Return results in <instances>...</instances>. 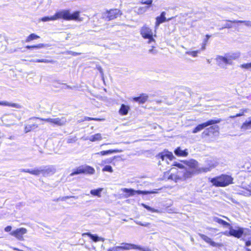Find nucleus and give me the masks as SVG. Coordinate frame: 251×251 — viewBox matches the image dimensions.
Segmentation results:
<instances>
[{"label":"nucleus","instance_id":"f257e3e1","mask_svg":"<svg viewBox=\"0 0 251 251\" xmlns=\"http://www.w3.org/2000/svg\"><path fill=\"white\" fill-rule=\"evenodd\" d=\"M174 166L177 167L179 169L172 168L170 170L171 173L167 178L176 182L184 181L195 175L209 172L212 169L211 167H200L198 162L193 159L181 163L175 162Z\"/></svg>","mask_w":251,"mask_h":251},{"label":"nucleus","instance_id":"f03ea898","mask_svg":"<svg viewBox=\"0 0 251 251\" xmlns=\"http://www.w3.org/2000/svg\"><path fill=\"white\" fill-rule=\"evenodd\" d=\"M233 178L229 175H222L211 179L210 181L217 187H226L233 183Z\"/></svg>","mask_w":251,"mask_h":251},{"label":"nucleus","instance_id":"7ed1b4c3","mask_svg":"<svg viewBox=\"0 0 251 251\" xmlns=\"http://www.w3.org/2000/svg\"><path fill=\"white\" fill-rule=\"evenodd\" d=\"M79 11H75L71 14L68 10H63L60 11L61 19L67 21L75 20L82 21V19L79 18Z\"/></svg>","mask_w":251,"mask_h":251},{"label":"nucleus","instance_id":"20e7f679","mask_svg":"<svg viewBox=\"0 0 251 251\" xmlns=\"http://www.w3.org/2000/svg\"><path fill=\"white\" fill-rule=\"evenodd\" d=\"M140 34L143 38L148 39L147 42L148 44L155 43V39L153 38L152 31L147 26L144 25L141 28Z\"/></svg>","mask_w":251,"mask_h":251},{"label":"nucleus","instance_id":"39448f33","mask_svg":"<svg viewBox=\"0 0 251 251\" xmlns=\"http://www.w3.org/2000/svg\"><path fill=\"white\" fill-rule=\"evenodd\" d=\"M122 191L126 193L125 197L128 198L130 196H134L136 194L140 195H147L149 194L154 193V192H150V191H141V190H134L132 189H128V188H122L121 189Z\"/></svg>","mask_w":251,"mask_h":251},{"label":"nucleus","instance_id":"423d86ee","mask_svg":"<svg viewBox=\"0 0 251 251\" xmlns=\"http://www.w3.org/2000/svg\"><path fill=\"white\" fill-rule=\"evenodd\" d=\"M229 232L226 231L224 234L226 236H232L235 237L239 238H240L244 232V229L242 227H237V229H234L230 226Z\"/></svg>","mask_w":251,"mask_h":251},{"label":"nucleus","instance_id":"0eeeda50","mask_svg":"<svg viewBox=\"0 0 251 251\" xmlns=\"http://www.w3.org/2000/svg\"><path fill=\"white\" fill-rule=\"evenodd\" d=\"M221 121V119H216V120H211L207 122H205L204 123H203L202 124H200L198 125L196 127H195L194 130H193L192 132L193 133H196L201 130H202L204 128L206 127V126L212 125H214L216 124L219 123Z\"/></svg>","mask_w":251,"mask_h":251},{"label":"nucleus","instance_id":"6e6552de","mask_svg":"<svg viewBox=\"0 0 251 251\" xmlns=\"http://www.w3.org/2000/svg\"><path fill=\"white\" fill-rule=\"evenodd\" d=\"M27 232V230L25 228L21 227L12 231L10 232V234L14 236L18 240L24 241V238L23 235L26 234Z\"/></svg>","mask_w":251,"mask_h":251},{"label":"nucleus","instance_id":"1a4fd4ad","mask_svg":"<svg viewBox=\"0 0 251 251\" xmlns=\"http://www.w3.org/2000/svg\"><path fill=\"white\" fill-rule=\"evenodd\" d=\"M47 121H49V123L58 126H64L67 123V120L64 117L50 118V119L47 120Z\"/></svg>","mask_w":251,"mask_h":251},{"label":"nucleus","instance_id":"9d476101","mask_svg":"<svg viewBox=\"0 0 251 251\" xmlns=\"http://www.w3.org/2000/svg\"><path fill=\"white\" fill-rule=\"evenodd\" d=\"M106 17L109 20H112L121 15L120 11L118 9H111L107 11Z\"/></svg>","mask_w":251,"mask_h":251},{"label":"nucleus","instance_id":"9b49d317","mask_svg":"<svg viewBox=\"0 0 251 251\" xmlns=\"http://www.w3.org/2000/svg\"><path fill=\"white\" fill-rule=\"evenodd\" d=\"M121 248L122 250H142V248L138 245L129 244L126 243H122L121 244Z\"/></svg>","mask_w":251,"mask_h":251},{"label":"nucleus","instance_id":"f8f14e48","mask_svg":"<svg viewBox=\"0 0 251 251\" xmlns=\"http://www.w3.org/2000/svg\"><path fill=\"white\" fill-rule=\"evenodd\" d=\"M158 157L160 158L162 161H166L167 163H169L168 160H172L174 156L171 152H165L159 154Z\"/></svg>","mask_w":251,"mask_h":251},{"label":"nucleus","instance_id":"ddd939ff","mask_svg":"<svg viewBox=\"0 0 251 251\" xmlns=\"http://www.w3.org/2000/svg\"><path fill=\"white\" fill-rule=\"evenodd\" d=\"M216 60L218 65L223 68H226V65L228 64V61L226 55L225 56H218L217 57Z\"/></svg>","mask_w":251,"mask_h":251},{"label":"nucleus","instance_id":"4468645a","mask_svg":"<svg viewBox=\"0 0 251 251\" xmlns=\"http://www.w3.org/2000/svg\"><path fill=\"white\" fill-rule=\"evenodd\" d=\"M166 12H162L160 16H158L156 18V22H155V28H157L160 24L165 22L166 21V18L165 17Z\"/></svg>","mask_w":251,"mask_h":251},{"label":"nucleus","instance_id":"2eb2a0df","mask_svg":"<svg viewBox=\"0 0 251 251\" xmlns=\"http://www.w3.org/2000/svg\"><path fill=\"white\" fill-rule=\"evenodd\" d=\"M59 19H61L60 11L56 12L52 16L43 17L41 18V20L45 22L49 21H55Z\"/></svg>","mask_w":251,"mask_h":251},{"label":"nucleus","instance_id":"dca6fc26","mask_svg":"<svg viewBox=\"0 0 251 251\" xmlns=\"http://www.w3.org/2000/svg\"><path fill=\"white\" fill-rule=\"evenodd\" d=\"M199 235L201 237V238L202 239H203L206 243L209 244L211 246L213 247L220 246L219 244L216 243L215 242L213 241L210 238L207 237V236L201 233H199Z\"/></svg>","mask_w":251,"mask_h":251},{"label":"nucleus","instance_id":"f3484780","mask_svg":"<svg viewBox=\"0 0 251 251\" xmlns=\"http://www.w3.org/2000/svg\"><path fill=\"white\" fill-rule=\"evenodd\" d=\"M55 172V169L53 167H42V174L43 176L53 174Z\"/></svg>","mask_w":251,"mask_h":251},{"label":"nucleus","instance_id":"a211bd4d","mask_svg":"<svg viewBox=\"0 0 251 251\" xmlns=\"http://www.w3.org/2000/svg\"><path fill=\"white\" fill-rule=\"evenodd\" d=\"M82 173L88 175H93L95 173V170L94 168L88 166L84 165L82 166Z\"/></svg>","mask_w":251,"mask_h":251},{"label":"nucleus","instance_id":"6ab92c4d","mask_svg":"<svg viewBox=\"0 0 251 251\" xmlns=\"http://www.w3.org/2000/svg\"><path fill=\"white\" fill-rule=\"evenodd\" d=\"M228 64H231L233 60L237 59L239 57V53H228L226 55Z\"/></svg>","mask_w":251,"mask_h":251},{"label":"nucleus","instance_id":"aec40b11","mask_svg":"<svg viewBox=\"0 0 251 251\" xmlns=\"http://www.w3.org/2000/svg\"><path fill=\"white\" fill-rule=\"evenodd\" d=\"M0 105L2 106H6L9 107H14L16 108H21V105L18 103L10 102L7 101H0Z\"/></svg>","mask_w":251,"mask_h":251},{"label":"nucleus","instance_id":"412c9836","mask_svg":"<svg viewBox=\"0 0 251 251\" xmlns=\"http://www.w3.org/2000/svg\"><path fill=\"white\" fill-rule=\"evenodd\" d=\"M241 129L243 131L251 129V117L249 118L242 125Z\"/></svg>","mask_w":251,"mask_h":251},{"label":"nucleus","instance_id":"4be33fe9","mask_svg":"<svg viewBox=\"0 0 251 251\" xmlns=\"http://www.w3.org/2000/svg\"><path fill=\"white\" fill-rule=\"evenodd\" d=\"M130 107L128 105L122 104L119 109V113L121 115H126L127 114Z\"/></svg>","mask_w":251,"mask_h":251},{"label":"nucleus","instance_id":"5701e85b","mask_svg":"<svg viewBox=\"0 0 251 251\" xmlns=\"http://www.w3.org/2000/svg\"><path fill=\"white\" fill-rule=\"evenodd\" d=\"M122 151V150H110L108 151H101L99 152L96 153V154L100 155L102 156L108 155L109 154H111L113 153H118V152H121Z\"/></svg>","mask_w":251,"mask_h":251},{"label":"nucleus","instance_id":"b1692460","mask_svg":"<svg viewBox=\"0 0 251 251\" xmlns=\"http://www.w3.org/2000/svg\"><path fill=\"white\" fill-rule=\"evenodd\" d=\"M175 153L178 156H183L186 157L188 155V152L187 151V150H182L181 149L180 147L177 148L175 151Z\"/></svg>","mask_w":251,"mask_h":251},{"label":"nucleus","instance_id":"393cba45","mask_svg":"<svg viewBox=\"0 0 251 251\" xmlns=\"http://www.w3.org/2000/svg\"><path fill=\"white\" fill-rule=\"evenodd\" d=\"M148 96L146 94H142L138 97H135L133 100L135 101L139 102L140 103H145L148 100Z\"/></svg>","mask_w":251,"mask_h":251},{"label":"nucleus","instance_id":"a878e982","mask_svg":"<svg viewBox=\"0 0 251 251\" xmlns=\"http://www.w3.org/2000/svg\"><path fill=\"white\" fill-rule=\"evenodd\" d=\"M85 234L88 236L94 242H98L100 241L103 242L104 241V239L103 238L99 237L97 235L92 234L90 233H86Z\"/></svg>","mask_w":251,"mask_h":251},{"label":"nucleus","instance_id":"bb28decb","mask_svg":"<svg viewBox=\"0 0 251 251\" xmlns=\"http://www.w3.org/2000/svg\"><path fill=\"white\" fill-rule=\"evenodd\" d=\"M103 188H99L97 189H93L90 191V194L94 196L100 198L101 197V192L103 190Z\"/></svg>","mask_w":251,"mask_h":251},{"label":"nucleus","instance_id":"cd10ccee","mask_svg":"<svg viewBox=\"0 0 251 251\" xmlns=\"http://www.w3.org/2000/svg\"><path fill=\"white\" fill-rule=\"evenodd\" d=\"M213 221L219 223V224L222 225L224 226H225L226 227L230 226V224L228 223H227V222H226L217 217H213Z\"/></svg>","mask_w":251,"mask_h":251},{"label":"nucleus","instance_id":"c85d7f7f","mask_svg":"<svg viewBox=\"0 0 251 251\" xmlns=\"http://www.w3.org/2000/svg\"><path fill=\"white\" fill-rule=\"evenodd\" d=\"M102 139L101 134L97 133L95 135L91 136L89 140L91 142H96L98 141H100Z\"/></svg>","mask_w":251,"mask_h":251},{"label":"nucleus","instance_id":"c756f323","mask_svg":"<svg viewBox=\"0 0 251 251\" xmlns=\"http://www.w3.org/2000/svg\"><path fill=\"white\" fill-rule=\"evenodd\" d=\"M38 127L37 124H33L31 125H25V131L27 133L30 131L31 130L36 128Z\"/></svg>","mask_w":251,"mask_h":251},{"label":"nucleus","instance_id":"7c9ffc66","mask_svg":"<svg viewBox=\"0 0 251 251\" xmlns=\"http://www.w3.org/2000/svg\"><path fill=\"white\" fill-rule=\"evenodd\" d=\"M30 174L35 176H38L40 174H42V167L31 170Z\"/></svg>","mask_w":251,"mask_h":251},{"label":"nucleus","instance_id":"2f4dec72","mask_svg":"<svg viewBox=\"0 0 251 251\" xmlns=\"http://www.w3.org/2000/svg\"><path fill=\"white\" fill-rule=\"evenodd\" d=\"M149 7V6L139 7L137 9V13L138 14H143L147 11Z\"/></svg>","mask_w":251,"mask_h":251},{"label":"nucleus","instance_id":"473e14b6","mask_svg":"<svg viewBox=\"0 0 251 251\" xmlns=\"http://www.w3.org/2000/svg\"><path fill=\"white\" fill-rule=\"evenodd\" d=\"M82 173V166H79L77 167L76 169H75L73 172H72L71 174V176H74L76 175H78Z\"/></svg>","mask_w":251,"mask_h":251},{"label":"nucleus","instance_id":"72a5a7b5","mask_svg":"<svg viewBox=\"0 0 251 251\" xmlns=\"http://www.w3.org/2000/svg\"><path fill=\"white\" fill-rule=\"evenodd\" d=\"M151 46V48L149 50L148 52L150 54L155 55L157 53V50L154 49L155 45V43H152Z\"/></svg>","mask_w":251,"mask_h":251},{"label":"nucleus","instance_id":"f704fd0d","mask_svg":"<svg viewBox=\"0 0 251 251\" xmlns=\"http://www.w3.org/2000/svg\"><path fill=\"white\" fill-rule=\"evenodd\" d=\"M47 45L44 44H39L37 45L34 46H26V48L27 49H32V48H35V49H41L45 47H46Z\"/></svg>","mask_w":251,"mask_h":251},{"label":"nucleus","instance_id":"c9c22d12","mask_svg":"<svg viewBox=\"0 0 251 251\" xmlns=\"http://www.w3.org/2000/svg\"><path fill=\"white\" fill-rule=\"evenodd\" d=\"M39 38V36L35 34L34 33H32L27 37L25 41L26 42H29L30 41H32V40L38 39Z\"/></svg>","mask_w":251,"mask_h":251},{"label":"nucleus","instance_id":"e433bc0d","mask_svg":"<svg viewBox=\"0 0 251 251\" xmlns=\"http://www.w3.org/2000/svg\"><path fill=\"white\" fill-rule=\"evenodd\" d=\"M142 206H143L144 208H146L148 210L151 212H155V213H158L159 211L157 209H155L154 208H153L144 203L141 204Z\"/></svg>","mask_w":251,"mask_h":251},{"label":"nucleus","instance_id":"4c0bfd02","mask_svg":"<svg viewBox=\"0 0 251 251\" xmlns=\"http://www.w3.org/2000/svg\"><path fill=\"white\" fill-rule=\"evenodd\" d=\"M230 22L237 23H244L245 25L248 26H251V21H241V20H234V21H230Z\"/></svg>","mask_w":251,"mask_h":251},{"label":"nucleus","instance_id":"58836bf2","mask_svg":"<svg viewBox=\"0 0 251 251\" xmlns=\"http://www.w3.org/2000/svg\"><path fill=\"white\" fill-rule=\"evenodd\" d=\"M200 50H196V51H188L186 52V54L191 55L194 57H196L198 56V54L200 53Z\"/></svg>","mask_w":251,"mask_h":251},{"label":"nucleus","instance_id":"ea45409f","mask_svg":"<svg viewBox=\"0 0 251 251\" xmlns=\"http://www.w3.org/2000/svg\"><path fill=\"white\" fill-rule=\"evenodd\" d=\"M240 67L242 69L251 71V62L241 64Z\"/></svg>","mask_w":251,"mask_h":251},{"label":"nucleus","instance_id":"a19ab883","mask_svg":"<svg viewBox=\"0 0 251 251\" xmlns=\"http://www.w3.org/2000/svg\"><path fill=\"white\" fill-rule=\"evenodd\" d=\"M103 172H108L110 173H112L113 172V170L111 166L106 165L102 170Z\"/></svg>","mask_w":251,"mask_h":251},{"label":"nucleus","instance_id":"79ce46f5","mask_svg":"<svg viewBox=\"0 0 251 251\" xmlns=\"http://www.w3.org/2000/svg\"><path fill=\"white\" fill-rule=\"evenodd\" d=\"M121 246H117L110 248H109L107 250V251H121Z\"/></svg>","mask_w":251,"mask_h":251},{"label":"nucleus","instance_id":"37998d69","mask_svg":"<svg viewBox=\"0 0 251 251\" xmlns=\"http://www.w3.org/2000/svg\"><path fill=\"white\" fill-rule=\"evenodd\" d=\"M231 21H227V22L226 23L222 28H230L232 27L231 23H234L233 22H230Z\"/></svg>","mask_w":251,"mask_h":251},{"label":"nucleus","instance_id":"c03bdc74","mask_svg":"<svg viewBox=\"0 0 251 251\" xmlns=\"http://www.w3.org/2000/svg\"><path fill=\"white\" fill-rule=\"evenodd\" d=\"M35 62H43V63H50L51 62V61L46 59H35Z\"/></svg>","mask_w":251,"mask_h":251},{"label":"nucleus","instance_id":"a18cd8bd","mask_svg":"<svg viewBox=\"0 0 251 251\" xmlns=\"http://www.w3.org/2000/svg\"><path fill=\"white\" fill-rule=\"evenodd\" d=\"M141 3L143 4L151 5L152 3V0H141Z\"/></svg>","mask_w":251,"mask_h":251},{"label":"nucleus","instance_id":"49530a36","mask_svg":"<svg viewBox=\"0 0 251 251\" xmlns=\"http://www.w3.org/2000/svg\"><path fill=\"white\" fill-rule=\"evenodd\" d=\"M91 120L100 121H101L102 120L100 119H98V118H94L85 117L83 121H91Z\"/></svg>","mask_w":251,"mask_h":251},{"label":"nucleus","instance_id":"de8ad7c7","mask_svg":"<svg viewBox=\"0 0 251 251\" xmlns=\"http://www.w3.org/2000/svg\"><path fill=\"white\" fill-rule=\"evenodd\" d=\"M246 112V110H242V112L241 113L237 114L236 115L231 116H230V118H234L235 117H237L243 116L244 115V112Z\"/></svg>","mask_w":251,"mask_h":251},{"label":"nucleus","instance_id":"09e8293b","mask_svg":"<svg viewBox=\"0 0 251 251\" xmlns=\"http://www.w3.org/2000/svg\"><path fill=\"white\" fill-rule=\"evenodd\" d=\"M112 162V160L111 159H106L105 160H102L101 162V165H104L106 164L110 163Z\"/></svg>","mask_w":251,"mask_h":251},{"label":"nucleus","instance_id":"8fccbe9b","mask_svg":"<svg viewBox=\"0 0 251 251\" xmlns=\"http://www.w3.org/2000/svg\"><path fill=\"white\" fill-rule=\"evenodd\" d=\"M136 223L139 225H141L144 226H148L150 224L147 223H142L141 222H136Z\"/></svg>","mask_w":251,"mask_h":251},{"label":"nucleus","instance_id":"3c124183","mask_svg":"<svg viewBox=\"0 0 251 251\" xmlns=\"http://www.w3.org/2000/svg\"><path fill=\"white\" fill-rule=\"evenodd\" d=\"M210 37V36L209 35H208V34L206 35L205 36V38L203 39V42L205 43V44H207V43Z\"/></svg>","mask_w":251,"mask_h":251},{"label":"nucleus","instance_id":"603ef678","mask_svg":"<svg viewBox=\"0 0 251 251\" xmlns=\"http://www.w3.org/2000/svg\"><path fill=\"white\" fill-rule=\"evenodd\" d=\"M39 119V120H40L41 121H45V122H48V123H49V121H47V120L50 119V118L43 119V118H35V117H34V118H30L29 120H32V119Z\"/></svg>","mask_w":251,"mask_h":251},{"label":"nucleus","instance_id":"864d4df0","mask_svg":"<svg viewBox=\"0 0 251 251\" xmlns=\"http://www.w3.org/2000/svg\"><path fill=\"white\" fill-rule=\"evenodd\" d=\"M70 197H69V196H65V197H62V198H61V200L62 201H65L66 199H69V198H70ZM72 197V198H75V199H76V198H77V197H75V196H72V197Z\"/></svg>","mask_w":251,"mask_h":251},{"label":"nucleus","instance_id":"5fc2aeb1","mask_svg":"<svg viewBox=\"0 0 251 251\" xmlns=\"http://www.w3.org/2000/svg\"><path fill=\"white\" fill-rule=\"evenodd\" d=\"M11 229L12 227L11 226H7L5 228L4 230L6 232H9L11 230Z\"/></svg>","mask_w":251,"mask_h":251},{"label":"nucleus","instance_id":"6e6d98bb","mask_svg":"<svg viewBox=\"0 0 251 251\" xmlns=\"http://www.w3.org/2000/svg\"><path fill=\"white\" fill-rule=\"evenodd\" d=\"M21 172H25V173H28L30 174L31 170L29 169H21Z\"/></svg>","mask_w":251,"mask_h":251},{"label":"nucleus","instance_id":"4d7b16f0","mask_svg":"<svg viewBox=\"0 0 251 251\" xmlns=\"http://www.w3.org/2000/svg\"><path fill=\"white\" fill-rule=\"evenodd\" d=\"M206 44H205V43H203V42L202 43V45H201V50H205V48H206Z\"/></svg>","mask_w":251,"mask_h":251},{"label":"nucleus","instance_id":"13d9d810","mask_svg":"<svg viewBox=\"0 0 251 251\" xmlns=\"http://www.w3.org/2000/svg\"><path fill=\"white\" fill-rule=\"evenodd\" d=\"M71 54H72V55H74V56H76L78 54H79L80 53H77V52H71Z\"/></svg>","mask_w":251,"mask_h":251},{"label":"nucleus","instance_id":"bf43d9fd","mask_svg":"<svg viewBox=\"0 0 251 251\" xmlns=\"http://www.w3.org/2000/svg\"><path fill=\"white\" fill-rule=\"evenodd\" d=\"M251 245V242L250 241H248L246 242V246L249 247Z\"/></svg>","mask_w":251,"mask_h":251},{"label":"nucleus","instance_id":"052dcab7","mask_svg":"<svg viewBox=\"0 0 251 251\" xmlns=\"http://www.w3.org/2000/svg\"><path fill=\"white\" fill-rule=\"evenodd\" d=\"M215 128H218V126H211L209 128H208V129L209 130L215 129Z\"/></svg>","mask_w":251,"mask_h":251},{"label":"nucleus","instance_id":"680f3d73","mask_svg":"<svg viewBox=\"0 0 251 251\" xmlns=\"http://www.w3.org/2000/svg\"><path fill=\"white\" fill-rule=\"evenodd\" d=\"M64 88H69V89H72V87L69 86V85H67L66 84H64Z\"/></svg>","mask_w":251,"mask_h":251},{"label":"nucleus","instance_id":"e2e57ef3","mask_svg":"<svg viewBox=\"0 0 251 251\" xmlns=\"http://www.w3.org/2000/svg\"><path fill=\"white\" fill-rule=\"evenodd\" d=\"M169 173H166L165 174V177H167V176H168V175H169Z\"/></svg>","mask_w":251,"mask_h":251},{"label":"nucleus","instance_id":"0e129e2a","mask_svg":"<svg viewBox=\"0 0 251 251\" xmlns=\"http://www.w3.org/2000/svg\"><path fill=\"white\" fill-rule=\"evenodd\" d=\"M109 144H110V143L103 144L101 145V146H100L101 147V146H103V145H109Z\"/></svg>","mask_w":251,"mask_h":251},{"label":"nucleus","instance_id":"69168bd1","mask_svg":"<svg viewBox=\"0 0 251 251\" xmlns=\"http://www.w3.org/2000/svg\"><path fill=\"white\" fill-rule=\"evenodd\" d=\"M26 248L28 250H31V248H29V247H26Z\"/></svg>","mask_w":251,"mask_h":251},{"label":"nucleus","instance_id":"338daca9","mask_svg":"<svg viewBox=\"0 0 251 251\" xmlns=\"http://www.w3.org/2000/svg\"><path fill=\"white\" fill-rule=\"evenodd\" d=\"M35 59H33V60H31L30 61H31V62H35Z\"/></svg>","mask_w":251,"mask_h":251},{"label":"nucleus","instance_id":"774afa93","mask_svg":"<svg viewBox=\"0 0 251 251\" xmlns=\"http://www.w3.org/2000/svg\"><path fill=\"white\" fill-rule=\"evenodd\" d=\"M247 250L248 251H251V250H250V249H247Z\"/></svg>","mask_w":251,"mask_h":251}]
</instances>
